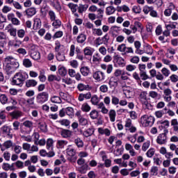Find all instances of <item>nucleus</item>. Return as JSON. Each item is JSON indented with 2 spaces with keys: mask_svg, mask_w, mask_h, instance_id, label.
Instances as JSON below:
<instances>
[{
  "mask_svg": "<svg viewBox=\"0 0 178 178\" xmlns=\"http://www.w3.org/2000/svg\"><path fill=\"white\" fill-rule=\"evenodd\" d=\"M17 34L19 38H24V35H26V31H24V29H19L17 31Z\"/></svg>",
  "mask_w": 178,
  "mask_h": 178,
  "instance_id": "obj_48",
  "label": "nucleus"
},
{
  "mask_svg": "<svg viewBox=\"0 0 178 178\" xmlns=\"http://www.w3.org/2000/svg\"><path fill=\"white\" fill-rule=\"evenodd\" d=\"M3 146L6 149H9V148H12V147H13V142H12V140H6L3 143Z\"/></svg>",
  "mask_w": 178,
  "mask_h": 178,
  "instance_id": "obj_46",
  "label": "nucleus"
},
{
  "mask_svg": "<svg viewBox=\"0 0 178 178\" xmlns=\"http://www.w3.org/2000/svg\"><path fill=\"white\" fill-rule=\"evenodd\" d=\"M61 37H63V31H58L54 33L52 38L55 40L56 38H61Z\"/></svg>",
  "mask_w": 178,
  "mask_h": 178,
  "instance_id": "obj_49",
  "label": "nucleus"
},
{
  "mask_svg": "<svg viewBox=\"0 0 178 178\" xmlns=\"http://www.w3.org/2000/svg\"><path fill=\"white\" fill-rule=\"evenodd\" d=\"M15 164L12 163L11 165L8 163H3L2 165L3 170L8 172V170L14 171L15 170Z\"/></svg>",
  "mask_w": 178,
  "mask_h": 178,
  "instance_id": "obj_16",
  "label": "nucleus"
},
{
  "mask_svg": "<svg viewBox=\"0 0 178 178\" xmlns=\"http://www.w3.org/2000/svg\"><path fill=\"white\" fill-rule=\"evenodd\" d=\"M23 65L25 67H31L33 66V63L31 59L24 58L23 60Z\"/></svg>",
  "mask_w": 178,
  "mask_h": 178,
  "instance_id": "obj_33",
  "label": "nucleus"
},
{
  "mask_svg": "<svg viewBox=\"0 0 178 178\" xmlns=\"http://www.w3.org/2000/svg\"><path fill=\"white\" fill-rule=\"evenodd\" d=\"M0 131L1 134L4 136V137H7V138H10V139L13 138V134H12V132H11L12 128H10V127H8L7 125L3 126L0 129Z\"/></svg>",
  "mask_w": 178,
  "mask_h": 178,
  "instance_id": "obj_9",
  "label": "nucleus"
},
{
  "mask_svg": "<svg viewBox=\"0 0 178 178\" xmlns=\"http://www.w3.org/2000/svg\"><path fill=\"white\" fill-rule=\"evenodd\" d=\"M88 169V165L85 164L78 169V172H79V173H81L82 175H84L85 173H86Z\"/></svg>",
  "mask_w": 178,
  "mask_h": 178,
  "instance_id": "obj_40",
  "label": "nucleus"
},
{
  "mask_svg": "<svg viewBox=\"0 0 178 178\" xmlns=\"http://www.w3.org/2000/svg\"><path fill=\"white\" fill-rule=\"evenodd\" d=\"M89 87L90 86L84 85L83 83H79L77 85V89L79 90V91H87Z\"/></svg>",
  "mask_w": 178,
  "mask_h": 178,
  "instance_id": "obj_31",
  "label": "nucleus"
},
{
  "mask_svg": "<svg viewBox=\"0 0 178 178\" xmlns=\"http://www.w3.org/2000/svg\"><path fill=\"white\" fill-rule=\"evenodd\" d=\"M74 143L78 148H83L84 147V142L80 138H75Z\"/></svg>",
  "mask_w": 178,
  "mask_h": 178,
  "instance_id": "obj_22",
  "label": "nucleus"
},
{
  "mask_svg": "<svg viewBox=\"0 0 178 178\" xmlns=\"http://www.w3.org/2000/svg\"><path fill=\"white\" fill-rule=\"evenodd\" d=\"M29 74H27L26 72H17L12 79V85L13 86H19V87H22L23 84L24 83V81H26V79H28Z\"/></svg>",
  "mask_w": 178,
  "mask_h": 178,
  "instance_id": "obj_1",
  "label": "nucleus"
},
{
  "mask_svg": "<svg viewBox=\"0 0 178 178\" xmlns=\"http://www.w3.org/2000/svg\"><path fill=\"white\" fill-rule=\"evenodd\" d=\"M49 16L50 20L51 22H54V20H55L56 19V15L55 14V12H54L52 10L49 11Z\"/></svg>",
  "mask_w": 178,
  "mask_h": 178,
  "instance_id": "obj_63",
  "label": "nucleus"
},
{
  "mask_svg": "<svg viewBox=\"0 0 178 178\" xmlns=\"http://www.w3.org/2000/svg\"><path fill=\"white\" fill-rule=\"evenodd\" d=\"M100 67L102 70H106L107 74H111L113 70V65L112 64H109L108 65L106 64H101Z\"/></svg>",
  "mask_w": 178,
  "mask_h": 178,
  "instance_id": "obj_15",
  "label": "nucleus"
},
{
  "mask_svg": "<svg viewBox=\"0 0 178 178\" xmlns=\"http://www.w3.org/2000/svg\"><path fill=\"white\" fill-rule=\"evenodd\" d=\"M58 74L61 76L62 77H65L66 74H67V70H66V68L65 67H60L58 68Z\"/></svg>",
  "mask_w": 178,
  "mask_h": 178,
  "instance_id": "obj_36",
  "label": "nucleus"
},
{
  "mask_svg": "<svg viewBox=\"0 0 178 178\" xmlns=\"http://www.w3.org/2000/svg\"><path fill=\"white\" fill-rule=\"evenodd\" d=\"M38 127L42 133H47L48 131V128H47V124L45 122H39Z\"/></svg>",
  "mask_w": 178,
  "mask_h": 178,
  "instance_id": "obj_28",
  "label": "nucleus"
},
{
  "mask_svg": "<svg viewBox=\"0 0 178 178\" xmlns=\"http://www.w3.org/2000/svg\"><path fill=\"white\" fill-rule=\"evenodd\" d=\"M4 62L6 65V63H10V64H15V63H19V62L16 61L15 58L12 56H8L4 58Z\"/></svg>",
  "mask_w": 178,
  "mask_h": 178,
  "instance_id": "obj_20",
  "label": "nucleus"
},
{
  "mask_svg": "<svg viewBox=\"0 0 178 178\" xmlns=\"http://www.w3.org/2000/svg\"><path fill=\"white\" fill-rule=\"evenodd\" d=\"M132 12L136 14L141 13V7L140 6H134L132 8Z\"/></svg>",
  "mask_w": 178,
  "mask_h": 178,
  "instance_id": "obj_54",
  "label": "nucleus"
},
{
  "mask_svg": "<svg viewBox=\"0 0 178 178\" xmlns=\"http://www.w3.org/2000/svg\"><path fill=\"white\" fill-rule=\"evenodd\" d=\"M161 74L164 77H169V76H170V70L166 67H163L161 70Z\"/></svg>",
  "mask_w": 178,
  "mask_h": 178,
  "instance_id": "obj_42",
  "label": "nucleus"
},
{
  "mask_svg": "<svg viewBox=\"0 0 178 178\" xmlns=\"http://www.w3.org/2000/svg\"><path fill=\"white\" fill-rule=\"evenodd\" d=\"M111 102L113 105H119L120 99L119 98L116 97V96H111Z\"/></svg>",
  "mask_w": 178,
  "mask_h": 178,
  "instance_id": "obj_60",
  "label": "nucleus"
},
{
  "mask_svg": "<svg viewBox=\"0 0 178 178\" xmlns=\"http://www.w3.org/2000/svg\"><path fill=\"white\" fill-rule=\"evenodd\" d=\"M108 85L111 88L114 87V88H116L119 86V78L111 76L109 79Z\"/></svg>",
  "mask_w": 178,
  "mask_h": 178,
  "instance_id": "obj_12",
  "label": "nucleus"
},
{
  "mask_svg": "<svg viewBox=\"0 0 178 178\" xmlns=\"http://www.w3.org/2000/svg\"><path fill=\"white\" fill-rule=\"evenodd\" d=\"M52 26L53 27H54L55 29H59V27H60V26H62V22H60V20L59 19H54L52 21Z\"/></svg>",
  "mask_w": 178,
  "mask_h": 178,
  "instance_id": "obj_43",
  "label": "nucleus"
},
{
  "mask_svg": "<svg viewBox=\"0 0 178 178\" xmlns=\"http://www.w3.org/2000/svg\"><path fill=\"white\" fill-rule=\"evenodd\" d=\"M48 98H49V95L47 92H40L36 96V102L42 105V104L48 101Z\"/></svg>",
  "mask_w": 178,
  "mask_h": 178,
  "instance_id": "obj_7",
  "label": "nucleus"
},
{
  "mask_svg": "<svg viewBox=\"0 0 178 178\" xmlns=\"http://www.w3.org/2000/svg\"><path fill=\"white\" fill-rule=\"evenodd\" d=\"M87 8L85 5L79 4V6L78 7V12L79 13H83V12H86L87 10Z\"/></svg>",
  "mask_w": 178,
  "mask_h": 178,
  "instance_id": "obj_56",
  "label": "nucleus"
},
{
  "mask_svg": "<svg viewBox=\"0 0 178 178\" xmlns=\"http://www.w3.org/2000/svg\"><path fill=\"white\" fill-rule=\"evenodd\" d=\"M83 54L85 56H92L94 54V49L90 47H86L83 49Z\"/></svg>",
  "mask_w": 178,
  "mask_h": 178,
  "instance_id": "obj_17",
  "label": "nucleus"
},
{
  "mask_svg": "<svg viewBox=\"0 0 178 178\" xmlns=\"http://www.w3.org/2000/svg\"><path fill=\"white\" fill-rule=\"evenodd\" d=\"M38 83L34 79H29L26 81V87L30 88V87H35Z\"/></svg>",
  "mask_w": 178,
  "mask_h": 178,
  "instance_id": "obj_19",
  "label": "nucleus"
},
{
  "mask_svg": "<svg viewBox=\"0 0 178 178\" xmlns=\"http://www.w3.org/2000/svg\"><path fill=\"white\" fill-rule=\"evenodd\" d=\"M81 109L83 112H90L91 111V106L88 105V103H84L82 104Z\"/></svg>",
  "mask_w": 178,
  "mask_h": 178,
  "instance_id": "obj_35",
  "label": "nucleus"
},
{
  "mask_svg": "<svg viewBox=\"0 0 178 178\" xmlns=\"http://www.w3.org/2000/svg\"><path fill=\"white\" fill-rule=\"evenodd\" d=\"M90 102L92 105H98V104H99V98H98V96L95 95L91 97Z\"/></svg>",
  "mask_w": 178,
  "mask_h": 178,
  "instance_id": "obj_37",
  "label": "nucleus"
},
{
  "mask_svg": "<svg viewBox=\"0 0 178 178\" xmlns=\"http://www.w3.org/2000/svg\"><path fill=\"white\" fill-rule=\"evenodd\" d=\"M130 62L131 63H134V64L137 65L138 63V62H140V57L137 56H134V57H132L130 59Z\"/></svg>",
  "mask_w": 178,
  "mask_h": 178,
  "instance_id": "obj_59",
  "label": "nucleus"
},
{
  "mask_svg": "<svg viewBox=\"0 0 178 178\" xmlns=\"http://www.w3.org/2000/svg\"><path fill=\"white\" fill-rule=\"evenodd\" d=\"M20 64L19 63H14V64L6 63L4 66V70H6L7 74H12L15 73L16 70L19 69Z\"/></svg>",
  "mask_w": 178,
  "mask_h": 178,
  "instance_id": "obj_5",
  "label": "nucleus"
},
{
  "mask_svg": "<svg viewBox=\"0 0 178 178\" xmlns=\"http://www.w3.org/2000/svg\"><path fill=\"white\" fill-rule=\"evenodd\" d=\"M60 81V76H56V75L50 74L48 76V81Z\"/></svg>",
  "mask_w": 178,
  "mask_h": 178,
  "instance_id": "obj_34",
  "label": "nucleus"
},
{
  "mask_svg": "<svg viewBox=\"0 0 178 178\" xmlns=\"http://www.w3.org/2000/svg\"><path fill=\"white\" fill-rule=\"evenodd\" d=\"M10 116L12 118V119H15V120H17V119H20V118L23 116V112L19 110H15L10 113Z\"/></svg>",
  "mask_w": 178,
  "mask_h": 178,
  "instance_id": "obj_13",
  "label": "nucleus"
},
{
  "mask_svg": "<svg viewBox=\"0 0 178 178\" xmlns=\"http://www.w3.org/2000/svg\"><path fill=\"white\" fill-rule=\"evenodd\" d=\"M58 123L61 124V126H65V127H67V126L70 124V121H69L68 120H59Z\"/></svg>",
  "mask_w": 178,
  "mask_h": 178,
  "instance_id": "obj_58",
  "label": "nucleus"
},
{
  "mask_svg": "<svg viewBox=\"0 0 178 178\" xmlns=\"http://www.w3.org/2000/svg\"><path fill=\"white\" fill-rule=\"evenodd\" d=\"M97 12V19H104V10L99 8Z\"/></svg>",
  "mask_w": 178,
  "mask_h": 178,
  "instance_id": "obj_52",
  "label": "nucleus"
},
{
  "mask_svg": "<svg viewBox=\"0 0 178 178\" xmlns=\"http://www.w3.org/2000/svg\"><path fill=\"white\" fill-rule=\"evenodd\" d=\"M26 13L27 16L31 17L32 16H34V15L37 13V10H35V8H30L26 10Z\"/></svg>",
  "mask_w": 178,
  "mask_h": 178,
  "instance_id": "obj_23",
  "label": "nucleus"
},
{
  "mask_svg": "<svg viewBox=\"0 0 178 178\" xmlns=\"http://www.w3.org/2000/svg\"><path fill=\"white\" fill-rule=\"evenodd\" d=\"M83 26L86 29H88V30H94V24L91 23L90 22H87L86 23H84Z\"/></svg>",
  "mask_w": 178,
  "mask_h": 178,
  "instance_id": "obj_50",
  "label": "nucleus"
},
{
  "mask_svg": "<svg viewBox=\"0 0 178 178\" xmlns=\"http://www.w3.org/2000/svg\"><path fill=\"white\" fill-rule=\"evenodd\" d=\"M144 52L147 54V55H152V47L149 44H146L144 46Z\"/></svg>",
  "mask_w": 178,
  "mask_h": 178,
  "instance_id": "obj_30",
  "label": "nucleus"
},
{
  "mask_svg": "<svg viewBox=\"0 0 178 178\" xmlns=\"http://www.w3.org/2000/svg\"><path fill=\"white\" fill-rule=\"evenodd\" d=\"M116 12L115 7L110 6L106 8V15L108 16H111V15H113Z\"/></svg>",
  "mask_w": 178,
  "mask_h": 178,
  "instance_id": "obj_24",
  "label": "nucleus"
},
{
  "mask_svg": "<svg viewBox=\"0 0 178 178\" xmlns=\"http://www.w3.org/2000/svg\"><path fill=\"white\" fill-rule=\"evenodd\" d=\"M147 95H148V92H147V91L141 92L139 95V99L141 102L143 108L149 109L151 104L148 103V101L147 100Z\"/></svg>",
  "mask_w": 178,
  "mask_h": 178,
  "instance_id": "obj_6",
  "label": "nucleus"
},
{
  "mask_svg": "<svg viewBox=\"0 0 178 178\" xmlns=\"http://www.w3.org/2000/svg\"><path fill=\"white\" fill-rule=\"evenodd\" d=\"M92 77L96 81L101 83V81H104L105 80V73L102 71H96L93 73Z\"/></svg>",
  "mask_w": 178,
  "mask_h": 178,
  "instance_id": "obj_10",
  "label": "nucleus"
},
{
  "mask_svg": "<svg viewBox=\"0 0 178 178\" xmlns=\"http://www.w3.org/2000/svg\"><path fill=\"white\" fill-rule=\"evenodd\" d=\"M51 102L53 104H62V99L58 96H54L51 98Z\"/></svg>",
  "mask_w": 178,
  "mask_h": 178,
  "instance_id": "obj_45",
  "label": "nucleus"
},
{
  "mask_svg": "<svg viewBox=\"0 0 178 178\" xmlns=\"http://www.w3.org/2000/svg\"><path fill=\"white\" fill-rule=\"evenodd\" d=\"M89 116L92 119V120H95V119H98V116H99V115L97 110H92L89 113Z\"/></svg>",
  "mask_w": 178,
  "mask_h": 178,
  "instance_id": "obj_29",
  "label": "nucleus"
},
{
  "mask_svg": "<svg viewBox=\"0 0 178 178\" xmlns=\"http://www.w3.org/2000/svg\"><path fill=\"white\" fill-rule=\"evenodd\" d=\"M6 35H5V33L0 32V44H2L1 47H3V44L6 43Z\"/></svg>",
  "mask_w": 178,
  "mask_h": 178,
  "instance_id": "obj_44",
  "label": "nucleus"
},
{
  "mask_svg": "<svg viewBox=\"0 0 178 178\" xmlns=\"http://www.w3.org/2000/svg\"><path fill=\"white\" fill-rule=\"evenodd\" d=\"M114 60L120 67H124L126 66V61L124 60V58H122L121 56H115L114 57Z\"/></svg>",
  "mask_w": 178,
  "mask_h": 178,
  "instance_id": "obj_14",
  "label": "nucleus"
},
{
  "mask_svg": "<svg viewBox=\"0 0 178 178\" xmlns=\"http://www.w3.org/2000/svg\"><path fill=\"white\" fill-rule=\"evenodd\" d=\"M68 8H70V9H71V11L72 12V13H76V12H77V4H74L73 3H70L67 4Z\"/></svg>",
  "mask_w": 178,
  "mask_h": 178,
  "instance_id": "obj_38",
  "label": "nucleus"
},
{
  "mask_svg": "<svg viewBox=\"0 0 178 178\" xmlns=\"http://www.w3.org/2000/svg\"><path fill=\"white\" fill-rule=\"evenodd\" d=\"M8 32L12 37H16V35H17V29H16V28L10 29Z\"/></svg>",
  "mask_w": 178,
  "mask_h": 178,
  "instance_id": "obj_55",
  "label": "nucleus"
},
{
  "mask_svg": "<svg viewBox=\"0 0 178 178\" xmlns=\"http://www.w3.org/2000/svg\"><path fill=\"white\" fill-rule=\"evenodd\" d=\"M87 40V35L84 33L79 34L76 38V42L78 44H83Z\"/></svg>",
  "mask_w": 178,
  "mask_h": 178,
  "instance_id": "obj_18",
  "label": "nucleus"
},
{
  "mask_svg": "<svg viewBox=\"0 0 178 178\" xmlns=\"http://www.w3.org/2000/svg\"><path fill=\"white\" fill-rule=\"evenodd\" d=\"M137 69V67L136 65H133L131 64L128 65L126 66V70L127 72H134V70Z\"/></svg>",
  "mask_w": 178,
  "mask_h": 178,
  "instance_id": "obj_57",
  "label": "nucleus"
},
{
  "mask_svg": "<svg viewBox=\"0 0 178 178\" xmlns=\"http://www.w3.org/2000/svg\"><path fill=\"white\" fill-rule=\"evenodd\" d=\"M67 154L68 155L67 159L72 163H76V161H77V156L76 155V149L72 147V145H69L66 149Z\"/></svg>",
  "mask_w": 178,
  "mask_h": 178,
  "instance_id": "obj_4",
  "label": "nucleus"
},
{
  "mask_svg": "<svg viewBox=\"0 0 178 178\" xmlns=\"http://www.w3.org/2000/svg\"><path fill=\"white\" fill-rule=\"evenodd\" d=\"M108 115H109L111 122H115L116 119V111H115V110L113 109L110 110L108 112Z\"/></svg>",
  "mask_w": 178,
  "mask_h": 178,
  "instance_id": "obj_27",
  "label": "nucleus"
},
{
  "mask_svg": "<svg viewBox=\"0 0 178 178\" xmlns=\"http://www.w3.org/2000/svg\"><path fill=\"white\" fill-rule=\"evenodd\" d=\"M29 54L33 60H40L41 59V54L37 51V46L34 44L30 45Z\"/></svg>",
  "mask_w": 178,
  "mask_h": 178,
  "instance_id": "obj_3",
  "label": "nucleus"
},
{
  "mask_svg": "<svg viewBox=\"0 0 178 178\" xmlns=\"http://www.w3.org/2000/svg\"><path fill=\"white\" fill-rule=\"evenodd\" d=\"M47 149H49V151L54 149V140L52 138L47 139Z\"/></svg>",
  "mask_w": 178,
  "mask_h": 178,
  "instance_id": "obj_25",
  "label": "nucleus"
},
{
  "mask_svg": "<svg viewBox=\"0 0 178 178\" xmlns=\"http://www.w3.org/2000/svg\"><path fill=\"white\" fill-rule=\"evenodd\" d=\"M51 5L56 10H58V12H60V10H62V6H60V3L59 2V0H57L56 2L53 3Z\"/></svg>",
  "mask_w": 178,
  "mask_h": 178,
  "instance_id": "obj_32",
  "label": "nucleus"
},
{
  "mask_svg": "<svg viewBox=\"0 0 178 178\" xmlns=\"http://www.w3.org/2000/svg\"><path fill=\"white\" fill-rule=\"evenodd\" d=\"M79 122L81 126H86L88 123V121L87 120V119H86L83 117H79Z\"/></svg>",
  "mask_w": 178,
  "mask_h": 178,
  "instance_id": "obj_51",
  "label": "nucleus"
},
{
  "mask_svg": "<svg viewBox=\"0 0 178 178\" xmlns=\"http://www.w3.org/2000/svg\"><path fill=\"white\" fill-rule=\"evenodd\" d=\"M168 129L164 130V133L160 134L156 138V143L159 145H163L168 143Z\"/></svg>",
  "mask_w": 178,
  "mask_h": 178,
  "instance_id": "obj_8",
  "label": "nucleus"
},
{
  "mask_svg": "<svg viewBox=\"0 0 178 178\" xmlns=\"http://www.w3.org/2000/svg\"><path fill=\"white\" fill-rule=\"evenodd\" d=\"M94 134V129H88L86 131H83V135L84 137H90Z\"/></svg>",
  "mask_w": 178,
  "mask_h": 178,
  "instance_id": "obj_41",
  "label": "nucleus"
},
{
  "mask_svg": "<svg viewBox=\"0 0 178 178\" xmlns=\"http://www.w3.org/2000/svg\"><path fill=\"white\" fill-rule=\"evenodd\" d=\"M65 113L72 118V116H74V109L72 107H67L65 108Z\"/></svg>",
  "mask_w": 178,
  "mask_h": 178,
  "instance_id": "obj_39",
  "label": "nucleus"
},
{
  "mask_svg": "<svg viewBox=\"0 0 178 178\" xmlns=\"http://www.w3.org/2000/svg\"><path fill=\"white\" fill-rule=\"evenodd\" d=\"M154 7L152 6H145L143 7V12L145 15H148V13H149V12H151V10H152Z\"/></svg>",
  "mask_w": 178,
  "mask_h": 178,
  "instance_id": "obj_61",
  "label": "nucleus"
},
{
  "mask_svg": "<svg viewBox=\"0 0 178 178\" xmlns=\"http://www.w3.org/2000/svg\"><path fill=\"white\" fill-rule=\"evenodd\" d=\"M117 50L120 52H126V44H121L118 45Z\"/></svg>",
  "mask_w": 178,
  "mask_h": 178,
  "instance_id": "obj_62",
  "label": "nucleus"
},
{
  "mask_svg": "<svg viewBox=\"0 0 178 178\" xmlns=\"http://www.w3.org/2000/svg\"><path fill=\"white\" fill-rule=\"evenodd\" d=\"M60 134L63 138H70L73 136V131L69 129H62Z\"/></svg>",
  "mask_w": 178,
  "mask_h": 178,
  "instance_id": "obj_11",
  "label": "nucleus"
},
{
  "mask_svg": "<svg viewBox=\"0 0 178 178\" xmlns=\"http://www.w3.org/2000/svg\"><path fill=\"white\" fill-rule=\"evenodd\" d=\"M170 80H171L172 83H177L178 82V76L176 74H172L170 76Z\"/></svg>",
  "mask_w": 178,
  "mask_h": 178,
  "instance_id": "obj_64",
  "label": "nucleus"
},
{
  "mask_svg": "<svg viewBox=\"0 0 178 178\" xmlns=\"http://www.w3.org/2000/svg\"><path fill=\"white\" fill-rule=\"evenodd\" d=\"M99 134H105V136H111V131L108 129L98 128Z\"/></svg>",
  "mask_w": 178,
  "mask_h": 178,
  "instance_id": "obj_26",
  "label": "nucleus"
},
{
  "mask_svg": "<svg viewBox=\"0 0 178 178\" xmlns=\"http://www.w3.org/2000/svg\"><path fill=\"white\" fill-rule=\"evenodd\" d=\"M81 74L84 77H87L90 74V68L88 67H82L80 69Z\"/></svg>",
  "mask_w": 178,
  "mask_h": 178,
  "instance_id": "obj_21",
  "label": "nucleus"
},
{
  "mask_svg": "<svg viewBox=\"0 0 178 178\" xmlns=\"http://www.w3.org/2000/svg\"><path fill=\"white\" fill-rule=\"evenodd\" d=\"M155 122V118L152 115H145L140 118V123L143 127L152 126Z\"/></svg>",
  "mask_w": 178,
  "mask_h": 178,
  "instance_id": "obj_2",
  "label": "nucleus"
},
{
  "mask_svg": "<svg viewBox=\"0 0 178 178\" xmlns=\"http://www.w3.org/2000/svg\"><path fill=\"white\" fill-rule=\"evenodd\" d=\"M0 102H1V104L3 105H5V104H7L8 103V97H6V95H0Z\"/></svg>",
  "mask_w": 178,
  "mask_h": 178,
  "instance_id": "obj_53",
  "label": "nucleus"
},
{
  "mask_svg": "<svg viewBox=\"0 0 178 178\" xmlns=\"http://www.w3.org/2000/svg\"><path fill=\"white\" fill-rule=\"evenodd\" d=\"M22 126H24L26 129H31L33 127V122L26 120L22 123Z\"/></svg>",
  "mask_w": 178,
  "mask_h": 178,
  "instance_id": "obj_47",
  "label": "nucleus"
}]
</instances>
